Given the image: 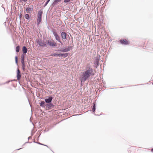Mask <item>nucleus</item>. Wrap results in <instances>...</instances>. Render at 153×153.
Here are the masks:
<instances>
[{
  "label": "nucleus",
  "instance_id": "nucleus-6",
  "mask_svg": "<svg viewBox=\"0 0 153 153\" xmlns=\"http://www.w3.org/2000/svg\"><path fill=\"white\" fill-rule=\"evenodd\" d=\"M19 48L20 47L19 45L17 46L15 48L16 54V55L15 56V63L17 65V66H18V58L17 56V55H18V53L19 52Z\"/></svg>",
  "mask_w": 153,
  "mask_h": 153
},
{
  "label": "nucleus",
  "instance_id": "nucleus-59",
  "mask_svg": "<svg viewBox=\"0 0 153 153\" xmlns=\"http://www.w3.org/2000/svg\"><path fill=\"white\" fill-rule=\"evenodd\" d=\"M28 100V102H29V100Z\"/></svg>",
  "mask_w": 153,
  "mask_h": 153
},
{
  "label": "nucleus",
  "instance_id": "nucleus-55",
  "mask_svg": "<svg viewBox=\"0 0 153 153\" xmlns=\"http://www.w3.org/2000/svg\"><path fill=\"white\" fill-rule=\"evenodd\" d=\"M30 122H31V123H32V121H31V120H30Z\"/></svg>",
  "mask_w": 153,
  "mask_h": 153
},
{
  "label": "nucleus",
  "instance_id": "nucleus-27",
  "mask_svg": "<svg viewBox=\"0 0 153 153\" xmlns=\"http://www.w3.org/2000/svg\"><path fill=\"white\" fill-rule=\"evenodd\" d=\"M13 81H16L17 82V80L15 79H12V80H7L5 82H4V84H8L10 82H12Z\"/></svg>",
  "mask_w": 153,
  "mask_h": 153
},
{
  "label": "nucleus",
  "instance_id": "nucleus-25",
  "mask_svg": "<svg viewBox=\"0 0 153 153\" xmlns=\"http://www.w3.org/2000/svg\"><path fill=\"white\" fill-rule=\"evenodd\" d=\"M36 143L38 144L44 146H45L47 147L48 148H49L53 153H54V152L51 149V148L50 147H49L48 145H46L44 144L43 143H41L39 142H38V143Z\"/></svg>",
  "mask_w": 153,
  "mask_h": 153
},
{
  "label": "nucleus",
  "instance_id": "nucleus-48",
  "mask_svg": "<svg viewBox=\"0 0 153 153\" xmlns=\"http://www.w3.org/2000/svg\"><path fill=\"white\" fill-rule=\"evenodd\" d=\"M151 152H153V148L151 149Z\"/></svg>",
  "mask_w": 153,
  "mask_h": 153
},
{
  "label": "nucleus",
  "instance_id": "nucleus-50",
  "mask_svg": "<svg viewBox=\"0 0 153 153\" xmlns=\"http://www.w3.org/2000/svg\"><path fill=\"white\" fill-rule=\"evenodd\" d=\"M22 149V148H19V149H16V150H20V149Z\"/></svg>",
  "mask_w": 153,
  "mask_h": 153
},
{
  "label": "nucleus",
  "instance_id": "nucleus-28",
  "mask_svg": "<svg viewBox=\"0 0 153 153\" xmlns=\"http://www.w3.org/2000/svg\"><path fill=\"white\" fill-rule=\"evenodd\" d=\"M64 2L66 4H68L70 3L71 0H64Z\"/></svg>",
  "mask_w": 153,
  "mask_h": 153
},
{
  "label": "nucleus",
  "instance_id": "nucleus-34",
  "mask_svg": "<svg viewBox=\"0 0 153 153\" xmlns=\"http://www.w3.org/2000/svg\"><path fill=\"white\" fill-rule=\"evenodd\" d=\"M41 135V133H39V136H38V137H37V138H36V140H39V137H40Z\"/></svg>",
  "mask_w": 153,
  "mask_h": 153
},
{
  "label": "nucleus",
  "instance_id": "nucleus-3",
  "mask_svg": "<svg viewBox=\"0 0 153 153\" xmlns=\"http://www.w3.org/2000/svg\"><path fill=\"white\" fill-rule=\"evenodd\" d=\"M53 34L55 37V39L57 41L59 42V43H58L57 42H56L54 41L53 44V48H55L57 47L58 45H59V47L60 46V45H63V43L62 41H61L60 36L59 35L56 31H52Z\"/></svg>",
  "mask_w": 153,
  "mask_h": 153
},
{
  "label": "nucleus",
  "instance_id": "nucleus-18",
  "mask_svg": "<svg viewBox=\"0 0 153 153\" xmlns=\"http://www.w3.org/2000/svg\"><path fill=\"white\" fill-rule=\"evenodd\" d=\"M32 10H33V8H31L30 6L26 8V11L27 13H31Z\"/></svg>",
  "mask_w": 153,
  "mask_h": 153
},
{
  "label": "nucleus",
  "instance_id": "nucleus-46",
  "mask_svg": "<svg viewBox=\"0 0 153 153\" xmlns=\"http://www.w3.org/2000/svg\"><path fill=\"white\" fill-rule=\"evenodd\" d=\"M68 41H69L70 40V37L69 36H68Z\"/></svg>",
  "mask_w": 153,
  "mask_h": 153
},
{
  "label": "nucleus",
  "instance_id": "nucleus-8",
  "mask_svg": "<svg viewBox=\"0 0 153 153\" xmlns=\"http://www.w3.org/2000/svg\"><path fill=\"white\" fill-rule=\"evenodd\" d=\"M119 42L121 44L124 45H127L130 44V42L126 39H121Z\"/></svg>",
  "mask_w": 153,
  "mask_h": 153
},
{
  "label": "nucleus",
  "instance_id": "nucleus-42",
  "mask_svg": "<svg viewBox=\"0 0 153 153\" xmlns=\"http://www.w3.org/2000/svg\"><path fill=\"white\" fill-rule=\"evenodd\" d=\"M84 90L85 91V92H87L88 91V90L87 91H86V89L85 88V89L84 88Z\"/></svg>",
  "mask_w": 153,
  "mask_h": 153
},
{
  "label": "nucleus",
  "instance_id": "nucleus-24",
  "mask_svg": "<svg viewBox=\"0 0 153 153\" xmlns=\"http://www.w3.org/2000/svg\"><path fill=\"white\" fill-rule=\"evenodd\" d=\"M99 62L97 61H94V67L96 68H97L98 66H99Z\"/></svg>",
  "mask_w": 153,
  "mask_h": 153
},
{
  "label": "nucleus",
  "instance_id": "nucleus-44",
  "mask_svg": "<svg viewBox=\"0 0 153 153\" xmlns=\"http://www.w3.org/2000/svg\"><path fill=\"white\" fill-rule=\"evenodd\" d=\"M1 7L4 9V10H5V8L3 6V5L2 4L1 6Z\"/></svg>",
  "mask_w": 153,
  "mask_h": 153
},
{
  "label": "nucleus",
  "instance_id": "nucleus-36",
  "mask_svg": "<svg viewBox=\"0 0 153 153\" xmlns=\"http://www.w3.org/2000/svg\"><path fill=\"white\" fill-rule=\"evenodd\" d=\"M12 85V86L14 88H16V85H15L14 84H13Z\"/></svg>",
  "mask_w": 153,
  "mask_h": 153
},
{
  "label": "nucleus",
  "instance_id": "nucleus-31",
  "mask_svg": "<svg viewBox=\"0 0 153 153\" xmlns=\"http://www.w3.org/2000/svg\"><path fill=\"white\" fill-rule=\"evenodd\" d=\"M79 81L80 82V86H82L84 84L85 82H82L80 79H79Z\"/></svg>",
  "mask_w": 153,
  "mask_h": 153
},
{
  "label": "nucleus",
  "instance_id": "nucleus-54",
  "mask_svg": "<svg viewBox=\"0 0 153 153\" xmlns=\"http://www.w3.org/2000/svg\"><path fill=\"white\" fill-rule=\"evenodd\" d=\"M105 82H104V83H103V84H104V85H105Z\"/></svg>",
  "mask_w": 153,
  "mask_h": 153
},
{
  "label": "nucleus",
  "instance_id": "nucleus-45",
  "mask_svg": "<svg viewBox=\"0 0 153 153\" xmlns=\"http://www.w3.org/2000/svg\"><path fill=\"white\" fill-rule=\"evenodd\" d=\"M22 1H23L24 2H25L27 1V0H21Z\"/></svg>",
  "mask_w": 153,
  "mask_h": 153
},
{
  "label": "nucleus",
  "instance_id": "nucleus-32",
  "mask_svg": "<svg viewBox=\"0 0 153 153\" xmlns=\"http://www.w3.org/2000/svg\"><path fill=\"white\" fill-rule=\"evenodd\" d=\"M21 62L22 65L25 64V63L24 62V59H21Z\"/></svg>",
  "mask_w": 153,
  "mask_h": 153
},
{
  "label": "nucleus",
  "instance_id": "nucleus-47",
  "mask_svg": "<svg viewBox=\"0 0 153 153\" xmlns=\"http://www.w3.org/2000/svg\"><path fill=\"white\" fill-rule=\"evenodd\" d=\"M144 84H140V85H143ZM136 86V85H131V86Z\"/></svg>",
  "mask_w": 153,
  "mask_h": 153
},
{
  "label": "nucleus",
  "instance_id": "nucleus-4",
  "mask_svg": "<svg viewBox=\"0 0 153 153\" xmlns=\"http://www.w3.org/2000/svg\"><path fill=\"white\" fill-rule=\"evenodd\" d=\"M70 54V53H55L51 54L50 56L53 57H63V58H66Z\"/></svg>",
  "mask_w": 153,
  "mask_h": 153
},
{
  "label": "nucleus",
  "instance_id": "nucleus-21",
  "mask_svg": "<svg viewBox=\"0 0 153 153\" xmlns=\"http://www.w3.org/2000/svg\"><path fill=\"white\" fill-rule=\"evenodd\" d=\"M73 46H73H66L65 47H66V52H68L70 50H71V49H72L73 48Z\"/></svg>",
  "mask_w": 153,
  "mask_h": 153
},
{
  "label": "nucleus",
  "instance_id": "nucleus-56",
  "mask_svg": "<svg viewBox=\"0 0 153 153\" xmlns=\"http://www.w3.org/2000/svg\"><path fill=\"white\" fill-rule=\"evenodd\" d=\"M103 65V66H104V65H105V63H104Z\"/></svg>",
  "mask_w": 153,
  "mask_h": 153
},
{
  "label": "nucleus",
  "instance_id": "nucleus-10",
  "mask_svg": "<svg viewBox=\"0 0 153 153\" xmlns=\"http://www.w3.org/2000/svg\"><path fill=\"white\" fill-rule=\"evenodd\" d=\"M91 108L92 110V113L94 114V115L95 116H99L100 115L97 114H95V112L96 110V102L95 101H94L93 102L92 105L91 106Z\"/></svg>",
  "mask_w": 153,
  "mask_h": 153
},
{
  "label": "nucleus",
  "instance_id": "nucleus-26",
  "mask_svg": "<svg viewBox=\"0 0 153 153\" xmlns=\"http://www.w3.org/2000/svg\"><path fill=\"white\" fill-rule=\"evenodd\" d=\"M20 83H19L20 85H22L24 83V81H25V79L24 78H20Z\"/></svg>",
  "mask_w": 153,
  "mask_h": 153
},
{
  "label": "nucleus",
  "instance_id": "nucleus-53",
  "mask_svg": "<svg viewBox=\"0 0 153 153\" xmlns=\"http://www.w3.org/2000/svg\"><path fill=\"white\" fill-rule=\"evenodd\" d=\"M25 143H24V144L22 145V146H24L25 145Z\"/></svg>",
  "mask_w": 153,
  "mask_h": 153
},
{
  "label": "nucleus",
  "instance_id": "nucleus-19",
  "mask_svg": "<svg viewBox=\"0 0 153 153\" xmlns=\"http://www.w3.org/2000/svg\"><path fill=\"white\" fill-rule=\"evenodd\" d=\"M42 18L37 17L36 24L38 27L39 26L42 22Z\"/></svg>",
  "mask_w": 153,
  "mask_h": 153
},
{
  "label": "nucleus",
  "instance_id": "nucleus-20",
  "mask_svg": "<svg viewBox=\"0 0 153 153\" xmlns=\"http://www.w3.org/2000/svg\"><path fill=\"white\" fill-rule=\"evenodd\" d=\"M22 51L23 53L26 55V54L27 53L28 50L25 46H24L22 47Z\"/></svg>",
  "mask_w": 153,
  "mask_h": 153
},
{
  "label": "nucleus",
  "instance_id": "nucleus-16",
  "mask_svg": "<svg viewBox=\"0 0 153 153\" xmlns=\"http://www.w3.org/2000/svg\"><path fill=\"white\" fill-rule=\"evenodd\" d=\"M40 102L39 103V104L41 107L45 108V105H46V103L45 101H42L40 100L39 101Z\"/></svg>",
  "mask_w": 153,
  "mask_h": 153
},
{
  "label": "nucleus",
  "instance_id": "nucleus-7",
  "mask_svg": "<svg viewBox=\"0 0 153 153\" xmlns=\"http://www.w3.org/2000/svg\"><path fill=\"white\" fill-rule=\"evenodd\" d=\"M53 95H49L47 96L44 99L45 100L46 103H49L52 102L53 99Z\"/></svg>",
  "mask_w": 153,
  "mask_h": 153
},
{
  "label": "nucleus",
  "instance_id": "nucleus-49",
  "mask_svg": "<svg viewBox=\"0 0 153 153\" xmlns=\"http://www.w3.org/2000/svg\"><path fill=\"white\" fill-rule=\"evenodd\" d=\"M4 25L5 26H6V22H5L4 23Z\"/></svg>",
  "mask_w": 153,
  "mask_h": 153
},
{
  "label": "nucleus",
  "instance_id": "nucleus-40",
  "mask_svg": "<svg viewBox=\"0 0 153 153\" xmlns=\"http://www.w3.org/2000/svg\"><path fill=\"white\" fill-rule=\"evenodd\" d=\"M22 17V16L21 14H20L19 15V18L20 20V18Z\"/></svg>",
  "mask_w": 153,
  "mask_h": 153
},
{
  "label": "nucleus",
  "instance_id": "nucleus-52",
  "mask_svg": "<svg viewBox=\"0 0 153 153\" xmlns=\"http://www.w3.org/2000/svg\"><path fill=\"white\" fill-rule=\"evenodd\" d=\"M33 142L34 143H38V142H36L35 141H33Z\"/></svg>",
  "mask_w": 153,
  "mask_h": 153
},
{
  "label": "nucleus",
  "instance_id": "nucleus-35",
  "mask_svg": "<svg viewBox=\"0 0 153 153\" xmlns=\"http://www.w3.org/2000/svg\"><path fill=\"white\" fill-rule=\"evenodd\" d=\"M11 11L10 12V13H11V14H12V13H13V12H12V4L11 5Z\"/></svg>",
  "mask_w": 153,
  "mask_h": 153
},
{
  "label": "nucleus",
  "instance_id": "nucleus-58",
  "mask_svg": "<svg viewBox=\"0 0 153 153\" xmlns=\"http://www.w3.org/2000/svg\"><path fill=\"white\" fill-rule=\"evenodd\" d=\"M114 88H113L112 89H114Z\"/></svg>",
  "mask_w": 153,
  "mask_h": 153
},
{
  "label": "nucleus",
  "instance_id": "nucleus-60",
  "mask_svg": "<svg viewBox=\"0 0 153 153\" xmlns=\"http://www.w3.org/2000/svg\"><path fill=\"white\" fill-rule=\"evenodd\" d=\"M123 88V87H120V88Z\"/></svg>",
  "mask_w": 153,
  "mask_h": 153
},
{
  "label": "nucleus",
  "instance_id": "nucleus-37",
  "mask_svg": "<svg viewBox=\"0 0 153 153\" xmlns=\"http://www.w3.org/2000/svg\"><path fill=\"white\" fill-rule=\"evenodd\" d=\"M32 143V142H29L28 141L27 142H25V144H26V143Z\"/></svg>",
  "mask_w": 153,
  "mask_h": 153
},
{
  "label": "nucleus",
  "instance_id": "nucleus-22",
  "mask_svg": "<svg viewBox=\"0 0 153 153\" xmlns=\"http://www.w3.org/2000/svg\"><path fill=\"white\" fill-rule=\"evenodd\" d=\"M73 46H73H66L65 47H66V52H68L70 50H71V49H72L73 48Z\"/></svg>",
  "mask_w": 153,
  "mask_h": 153
},
{
  "label": "nucleus",
  "instance_id": "nucleus-2",
  "mask_svg": "<svg viewBox=\"0 0 153 153\" xmlns=\"http://www.w3.org/2000/svg\"><path fill=\"white\" fill-rule=\"evenodd\" d=\"M45 39V38L43 37V42L42 39L40 38H38L36 40V43L39 45L38 47L41 48H44L48 46L50 47L53 48V44L54 41L52 40L51 41L48 39H46L45 41H44V40Z\"/></svg>",
  "mask_w": 153,
  "mask_h": 153
},
{
  "label": "nucleus",
  "instance_id": "nucleus-14",
  "mask_svg": "<svg viewBox=\"0 0 153 153\" xmlns=\"http://www.w3.org/2000/svg\"><path fill=\"white\" fill-rule=\"evenodd\" d=\"M62 0H53L51 6L52 8H53L55 5L58 4Z\"/></svg>",
  "mask_w": 153,
  "mask_h": 153
},
{
  "label": "nucleus",
  "instance_id": "nucleus-1",
  "mask_svg": "<svg viewBox=\"0 0 153 153\" xmlns=\"http://www.w3.org/2000/svg\"><path fill=\"white\" fill-rule=\"evenodd\" d=\"M93 69L91 67H88L85 69V71L82 72L80 75L79 79H80L82 82H85L89 80L90 76L94 75Z\"/></svg>",
  "mask_w": 153,
  "mask_h": 153
},
{
  "label": "nucleus",
  "instance_id": "nucleus-11",
  "mask_svg": "<svg viewBox=\"0 0 153 153\" xmlns=\"http://www.w3.org/2000/svg\"><path fill=\"white\" fill-rule=\"evenodd\" d=\"M55 105L51 102L49 103H47L45 105V108L49 110L55 107Z\"/></svg>",
  "mask_w": 153,
  "mask_h": 153
},
{
  "label": "nucleus",
  "instance_id": "nucleus-17",
  "mask_svg": "<svg viewBox=\"0 0 153 153\" xmlns=\"http://www.w3.org/2000/svg\"><path fill=\"white\" fill-rule=\"evenodd\" d=\"M24 17L27 20L30 21L32 20V17L31 15H30L29 14L27 13L25 14L24 16Z\"/></svg>",
  "mask_w": 153,
  "mask_h": 153
},
{
  "label": "nucleus",
  "instance_id": "nucleus-5",
  "mask_svg": "<svg viewBox=\"0 0 153 153\" xmlns=\"http://www.w3.org/2000/svg\"><path fill=\"white\" fill-rule=\"evenodd\" d=\"M60 31L61 39H62V42L63 43L65 42L68 39V36H69V35L64 30L62 31L61 30H60Z\"/></svg>",
  "mask_w": 153,
  "mask_h": 153
},
{
  "label": "nucleus",
  "instance_id": "nucleus-12",
  "mask_svg": "<svg viewBox=\"0 0 153 153\" xmlns=\"http://www.w3.org/2000/svg\"><path fill=\"white\" fill-rule=\"evenodd\" d=\"M21 68L24 72L26 73L27 71L28 67L27 63L21 65Z\"/></svg>",
  "mask_w": 153,
  "mask_h": 153
},
{
  "label": "nucleus",
  "instance_id": "nucleus-43",
  "mask_svg": "<svg viewBox=\"0 0 153 153\" xmlns=\"http://www.w3.org/2000/svg\"><path fill=\"white\" fill-rule=\"evenodd\" d=\"M4 83H0V85H4Z\"/></svg>",
  "mask_w": 153,
  "mask_h": 153
},
{
  "label": "nucleus",
  "instance_id": "nucleus-51",
  "mask_svg": "<svg viewBox=\"0 0 153 153\" xmlns=\"http://www.w3.org/2000/svg\"><path fill=\"white\" fill-rule=\"evenodd\" d=\"M100 22H101V23H102V20H101V21H100Z\"/></svg>",
  "mask_w": 153,
  "mask_h": 153
},
{
  "label": "nucleus",
  "instance_id": "nucleus-15",
  "mask_svg": "<svg viewBox=\"0 0 153 153\" xmlns=\"http://www.w3.org/2000/svg\"><path fill=\"white\" fill-rule=\"evenodd\" d=\"M43 13V9H42L38 11L37 14V17L42 18Z\"/></svg>",
  "mask_w": 153,
  "mask_h": 153
},
{
  "label": "nucleus",
  "instance_id": "nucleus-33",
  "mask_svg": "<svg viewBox=\"0 0 153 153\" xmlns=\"http://www.w3.org/2000/svg\"><path fill=\"white\" fill-rule=\"evenodd\" d=\"M25 54L22 53V54L21 55V59H24V55Z\"/></svg>",
  "mask_w": 153,
  "mask_h": 153
},
{
  "label": "nucleus",
  "instance_id": "nucleus-13",
  "mask_svg": "<svg viewBox=\"0 0 153 153\" xmlns=\"http://www.w3.org/2000/svg\"><path fill=\"white\" fill-rule=\"evenodd\" d=\"M66 47L60 48L59 47L56 48L57 49L55 50V51L56 52H61L64 53V52H67L66 49Z\"/></svg>",
  "mask_w": 153,
  "mask_h": 153
},
{
  "label": "nucleus",
  "instance_id": "nucleus-30",
  "mask_svg": "<svg viewBox=\"0 0 153 153\" xmlns=\"http://www.w3.org/2000/svg\"><path fill=\"white\" fill-rule=\"evenodd\" d=\"M88 85V83H85V85L84 86L83 88H84L85 89V88L86 89V91L88 90V88L87 87V86Z\"/></svg>",
  "mask_w": 153,
  "mask_h": 153
},
{
  "label": "nucleus",
  "instance_id": "nucleus-9",
  "mask_svg": "<svg viewBox=\"0 0 153 153\" xmlns=\"http://www.w3.org/2000/svg\"><path fill=\"white\" fill-rule=\"evenodd\" d=\"M22 76L21 74V72L19 70L18 68H17V69L16 70V77L17 78V79L16 80L17 81H18V82L19 83H20V78H21Z\"/></svg>",
  "mask_w": 153,
  "mask_h": 153
},
{
  "label": "nucleus",
  "instance_id": "nucleus-38",
  "mask_svg": "<svg viewBox=\"0 0 153 153\" xmlns=\"http://www.w3.org/2000/svg\"><path fill=\"white\" fill-rule=\"evenodd\" d=\"M39 131H38L37 133L36 134V135H38V136H39V133H41L40 132H39Z\"/></svg>",
  "mask_w": 153,
  "mask_h": 153
},
{
  "label": "nucleus",
  "instance_id": "nucleus-29",
  "mask_svg": "<svg viewBox=\"0 0 153 153\" xmlns=\"http://www.w3.org/2000/svg\"><path fill=\"white\" fill-rule=\"evenodd\" d=\"M50 1V0H47L45 2V3L43 5L44 7H46L47 5Z\"/></svg>",
  "mask_w": 153,
  "mask_h": 153
},
{
  "label": "nucleus",
  "instance_id": "nucleus-57",
  "mask_svg": "<svg viewBox=\"0 0 153 153\" xmlns=\"http://www.w3.org/2000/svg\"><path fill=\"white\" fill-rule=\"evenodd\" d=\"M152 84L153 85V82H152Z\"/></svg>",
  "mask_w": 153,
  "mask_h": 153
},
{
  "label": "nucleus",
  "instance_id": "nucleus-41",
  "mask_svg": "<svg viewBox=\"0 0 153 153\" xmlns=\"http://www.w3.org/2000/svg\"><path fill=\"white\" fill-rule=\"evenodd\" d=\"M34 133H33L32 132V131H31V135L32 136H33V135L34 134Z\"/></svg>",
  "mask_w": 153,
  "mask_h": 153
},
{
  "label": "nucleus",
  "instance_id": "nucleus-39",
  "mask_svg": "<svg viewBox=\"0 0 153 153\" xmlns=\"http://www.w3.org/2000/svg\"><path fill=\"white\" fill-rule=\"evenodd\" d=\"M32 139V137H28V140H29L30 139Z\"/></svg>",
  "mask_w": 153,
  "mask_h": 153
},
{
  "label": "nucleus",
  "instance_id": "nucleus-23",
  "mask_svg": "<svg viewBox=\"0 0 153 153\" xmlns=\"http://www.w3.org/2000/svg\"><path fill=\"white\" fill-rule=\"evenodd\" d=\"M100 57L101 56L99 54H97V56L95 57V59L94 61H97L98 62H99V61L100 60Z\"/></svg>",
  "mask_w": 153,
  "mask_h": 153
}]
</instances>
